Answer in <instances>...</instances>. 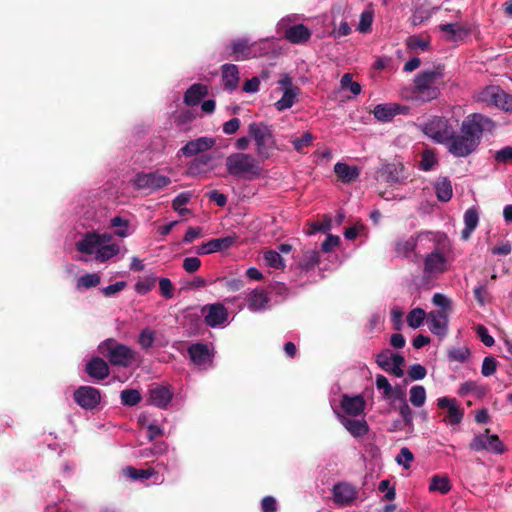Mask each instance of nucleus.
<instances>
[{
  "instance_id": "nucleus-1",
  "label": "nucleus",
  "mask_w": 512,
  "mask_h": 512,
  "mask_svg": "<svg viewBox=\"0 0 512 512\" xmlns=\"http://www.w3.org/2000/svg\"><path fill=\"white\" fill-rule=\"evenodd\" d=\"M492 127L493 122L488 117L477 113L471 114L462 122L459 133L454 130L445 146L453 156L467 157L478 147L483 132Z\"/></svg>"
},
{
  "instance_id": "nucleus-2",
  "label": "nucleus",
  "mask_w": 512,
  "mask_h": 512,
  "mask_svg": "<svg viewBox=\"0 0 512 512\" xmlns=\"http://www.w3.org/2000/svg\"><path fill=\"white\" fill-rule=\"evenodd\" d=\"M76 249L101 264L114 262L119 255L123 257L126 253V249L114 241L112 233L96 230L85 232L77 241Z\"/></svg>"
},
{
  "instance_id": "nucleus-3",
  "label": "nucleus",
  "mask_w": 512,
  "mask_h": 512,
  "mask_svg": "<svg viewBox=\"0 0 512 512\" xmlns=\"http://www.w3.org/2000/svg\"><path fill=\"white\" fill-rule=\"evenodd\" d=\"M261 159L245 152H234L226 157L227 172L237 178L254 180L260 177L263 167Z\"/></svg>"
},
{
  "instance_id": "nucleus-4",
  "label": "nucleus",
  "mask_w": 512,
  "mask_h": 512,
  "mask_svg": "<svg viewBox=\"0 0 512 512\" xmlns=\"http://www.w3.org/2000/svg\"><path fill=\"white\" fill-rule=\"evenodd\" d=\"M444 73L440 67L419 72L414 79V97L422 102L437 99L440 95L439 84Z\"/></svg>"
},
{
  "instance_id": "nucleus-5",
  "label": "nucleus",
  "mask_w": 512,
  "mask_h": 512,
  "mask_svg": "<svg viewBox=\"0 0 512 512\" xmlns=\"http://www.w3.org/2000/svg\"><path fill=\"white\" fill-rule=\"evenodd\" d=\"M302 20H304L303 14H288L277 22V32H282L285 39L292 44H305L310 40L312 31L307 26L299 23Z\"/></svg>"
},
{
  "instance_id": "nucleus-6",
  "label": "nucleus",
  "mask_w": 512,
  "mask_h": 512,
  "mask_svg": "<svg viewBox=\"0 0 512 512\" xmlns=\"http://www.w3.org/2000/svg\"><path fill=\"white\" fill-rule=\"evenodd\" d=\"M249 135L256 146V154L262 161L271 157L276 148V141L269 126L264 123H251L248 127Z\"/></svg>"
},
{
  "instance_id": "nucleus-7",
  "label": "nucleus",
  "mask_w": 512,
  "mask_h": 512,
  "mask_svg": "<svg viewBox=\"0 0 512 512\" xmlns=\"http://www.w3.org/2000/svg\"><path fill=\"white\" fill-rule=\"evenodd\" d=\"M101 353L104 354L109 362L115 366L128 367L132 365L137 358V352L131 347L116 343L113 340H107L100 346Z\"/></svg>"
},
{
  "instance_id": "nucleus-8",
  "label": "nucleus",
  "mask_w": 512,
  "mask_h": 512,
  "mask_svg": "<svg viewBox=\"0 0 512 512\" xmlns=\"http://www.w3.org/2000/svg\"><path fill=\"white\" fill-rule=\"evenodd\" d=\"M265 41L250 43L248 38H236L232 41L230 48L236 60H248L266 53L263 47Z\"/></svg>"
},
{
  "instance_id": "nucleus-9",
  "label": "nucleus",
  "mask_w": 512,
  "mask_h": 512,
  "mask_svg": "<svg viewBox=\"0 0 512 512\" xmlns=\"http://www.w3.org/2000/svg\"><path fill=\"white\" fill-rule=\"evenodd\" d=\"M454 127L449 121L442 117H433L423 127V132L436 143L446 145L449 141Z\"/></svg>"
},
{
  "instance_id": "nucleus-10",
  "label": "nucleus",
  "mask_w": 512,
  "mask_h": 512,
  "mask_svg": "<svg viewBox=\"0 0 512 512\" xmlns=\"http://www.w3.org/2000/svg\"><path fill=\"white\" fill-rule=\"evenodd\" d=\"M479 101L504 111H512V95L498 86H487L478 95Z\"/></svg>"
},
{
  "instance_id": "nucleus-11",
  "label": "nucleus",
  "mask_w": 512,
  "mask_h": 512,
  "mask_svg": "<svg viewBox=\"0 0 512 512\" xmlns=\"http://www.w3.org/2000/svg\"><path fill=\"white\" fill-rule=\"evenodd\" d=\"M135 187L154 193L167 187L171 183V179L159 172L138 173L133 181Z\"/></svg>"
},
{
  "instance_id": "nucleus-12",
  "label": "nucleus",
  "mask_w": 512,
  "mask_h": 512,
  "mask_svg": "<svg viewBox=\"0 0 512 512\" xmlns=\"http://www.w3.org/2000/svg\"><path fill=\"white\" fill-rule=\"evenodd\" d=\"M341 411L334 410L336 416L359 417L365 415L366 400L360 394H342L340 397Z\"/></svg>"
},
{
  "instance_id": "nucleus-13",
  "label": "nucleus",
  "mask_w": 512,
  "mask_h": 512,
  "mask_svg": "<svg viewBox=\"0 0 512 512\" xmlns=\"http://www.w3.org/2000/svg\"><path fill=\"white\" fill-rule=\"evenodd\" d=\"M376 363L382 370L392 373L398 378L404 375L402 368L405 363L404 357L398 353L392 352L390 349H384L378 353Z\"/></svg>"
},
{
  "instance_id": "nucleus-14",
  "label": "nucleus",
  "mask_w": 512,
  "mask_h": 512,
  "mask_svg": "<svg viewBox=\"0 0 512 512\" xmlns=\"http://www.w3.org/2000/svg\"><path fill=\"white\" fill-rule=\"evenodd\" d=\"M469 446L474 451L486 450L494 454H503L506 450L499 437L488 432L475 435Z\"/></svg>"
},
{
  "instance_id": "nucleus-15",
  "label": "nucleus",
  "mask_w": 512,
  "mask_h": 512,
  "mask_svg": "<svg viewBox=\"0 0 512 512\" xmlns=\"http://www.w3.org/2000/svg\"><path fill=\"white\" fill-rule=\"evenodd\" d=\"M188 355L191 362L201 369H208L212 366L214 351L207 344L198 342L190 345Z\"/></svg>"
},
{
  "instance_id": "nucleus-16",
  "label": "nucleus",
  "mask_w": 512,
  "mask_h": 512,
  "mask_svg": "<svg viewBox=\"0 0 512 512\" xmlns=\"http://www.w3.org/2000/svg\"><path fill=\"white\" fill-rule=\"evenodd\" d=\"M73 399L81 408L93 410L101 401V393L95 387L80 386L74 391Z\"/></svg>"
},
{
  "instance_id": "nucleus-17",
  "label": "nucleus",
  "mask_w": 512,
  "mask_h": 512,
  "mask_svg": "<svg viewBox=\"0 0 512 512\" xmlns=\"http://www.w3.org/2000/svg\"><path fill=\"white\" fill-rule=\"evenodd\" d=\"M449 258L439 249L427 254L424 259V272L428 275H438L447 271Z\"/></svg>"
},
{
  "instance_id": "nucleus-18",
  "label": "nucleus",
  "mask_w": 512,
  "mask_h": 512,
  "mask_svg": "<svg viewBox=\"0 0 512 512\" xmlns=\"http://www.w3.org/2000/svg\"><path fill=\"white\" fill-rule=\"evenodd\" d=\"M333 501L338 506H350L358 497L357 488L347 482H340L333 486Z\"/></svg>"
},
{
  "instance_id": "nucleus-19",
  "label": "nucleus",
  "mask_w": 512,
  "mask_h": 512,
  "mask_svg": "<svg viewBox=\"0 0 512 512\" xmlns=\"http://www.w3.org/2000/svg\"><path fill=\"white\" fill-rule=\"evenodd\" d=\"M375 386L380 392L381 398L384 401L389 402L391 405H394L397 402V399L405 393L401 386H392L387 377L382 374L376 375Z\"/></svg>"
},
{
  "instance_id": "nucleus-20",
  "label": "nucleus",
  "mask_w": 512,
  "mask_h": 512,
  "mask_svg": "<svg viewBox=\"0 0 512 512\" xmlns=\"http://www.w3.org/2000/svg\"><path fill=\"white\" fill-rule=\"evenodd\" d=\"M137 343L141 349L148 351L154 347H165L168 341L157 330L152 327H145L140 330Z\"/></svg>"
},
{
  "instance_id": "nucleus-21",
  "label": "nucleus",
  "mask_w": 512,
  "mask_h": 512,
  "mask_svg": "<svg viewBox=\"0 0 512 512\" xmlns=\"http://www.w3.org/2000/svg\"><path fill=\"white\" fill-rule=\"evenodd\" d=\"M449 317L447 311H430L427 314V325L431 333L443 338L448 333Z\"/></svg>"
},
{
  "instance_id": "nucleus-22",
  "label": "nucleus",
  "mask_w": 512,
  "mask_h": 512,
  "mask_svg": "<svg viewBox=\"0 0 512 512\" xmlns=\"http://www.w3.org/2000/svg\"><path fill=\"white\" fill-rule=\"evenodd\" d=\"M205 322L212 328L224 327L228 321V311L221 303H214L205 308Z\"/></svg>"
},
{
  "instance_id": "nucleus-23",
  "label": "nucleus",
  "mask_w": 512,
  "mask_h": 512,
  "mask_svg": "<svg viewBox=\"0 0 512 512\" xmlns=\"http://www.w3.org/2000/svg\"><path fill=\"white\" fill-rule=\"evenodd\" d=\"M437 405L441 409H447L445 421L450 425H458L463 419V409L457 404L456 399L449 397H440L437 399Z\"/></svg>"
},
{
  "instance_id": "nucleus-24",
  "label": "nucleus",
  "mask_w": 512,
  "mask_h": 512,
  "mask_svg": "<svg viewBox=\"0 0 512 512\" xmlns=\"http://www.w3.org/2000/svg\"><path fill=\"white\" fill-rule=\"evenodd\" d=\"M237 237L229 235L222 238L212 239L196 248V254L207 255L215 252L229 249L235 242Z\"/></svg>"
},
{
  "instance_id": "nucleus-25",
  "label": "nucleus",
  "mask_w": 512,
  "mask_h": 512,
  "mask_svg": "<svg viewBox=\"0 0 512 512\" xmlns=\"http://www.w3.org/2000/svg\"><path fill=\"white\" fill-rule=\"evenodd\" d=\"M123 474L125 477L133 481H145L153 478V483L155 484H161L164 482L163 475L159 474L154 468L137 469L132 466H127L123 469Z\"/></svg>"
},
{
  "instance_id": "nucleus-26",
  "label": "nucleus",
  "mask_w": 512,
  "mask_h": 512,
  "mask_svg": "<svg viewBox=\"0 0 512 512\" xmlns=\"http://www.w3.org/2000/svg\"><path fill=\"white\" fill-rule=\"evenodd\" d=\"M338 421L355 438L363 437L369 432V426L363 416L352 419L346 415H338Z\"/></svg>"
},
{
  "instance_id": "nucleus-27",
  "label": "nucleus",
  "mask_w": 512,
  "mask_h": 512,
  "mask_svg": "<svg viewBox=\"0 0 512 512\" xmlns=\"http://www.w3.org/2000/svg\"><path fill=\"white\" fill-rule=\"evenodd\" d=\"M404 166L399 162L387 163L380 169V177L390 185L402 183L406 176L403 173Z\"/></svg>"
},
{
  "instance_id": "nucleus-28",
  "label": "nucleus",
  "mask_w": 512,
  "mask_h": 512,
  "mask_svg": "<svg viewBox=\"0 0 512 512\" xmlns=\"http://www.w3.org/2000/svg\"><path fill=\"white\" fill-rule=\"evenodd\" d=\"M408 107L396 103L378 104L373 110L375 118L382 122H388L396 115L407 114Z\"/></svg>"
},
{
  "instance_id": "nucleus-29",
  "label": "nucleus",
  "mask_w": 512,
  "mask_h": 512,
  "mask_svg": "<svg viewBox=\"0 0 512 512\" xmlns=\"http://www.w3.org/2000/svg\"><path fill=\"white\" fill-rule=\"evenodd\" d=\"M173 398V392L167 386L157 385L149 390V403L160 409H165Z\"/></svg>"
},
{
  "instance_id": "nucleus-30",
  "label": "nucleus",
  "mask_w": 512,
  "mask_h": 512,
  "mask_svg": "<svg viewBox=\"0 0 512 512\" xmlns=\"http://www.w3.org/2000/svg\"><path fill=\"white\" fill-rule=\"evenodd\" d=\"M269 297L265 290L257 288L246 295L247 308L251 312H262L269 307Z\"/></svg>"
},
{
  "instance_id": "nucleus-31",
  "label": "nucleus",
  "mask_w": 512,
  "mask_h": 512,
  "mask_svg": "<svg viewBox=\"0 0 512 512\" xmlns=\"http://www.w3.org/2000/svg\"><path fill=\"white\" fill-rule=\"evenodd\" d=\"M215 141L210 137H199L197 139L187 142L181 149L180 152L187 157L197 155L205 152L213 147Z\"/></svg>"
},
{
  "instance_id": "nucleus-32",
  "label": "nucleus",
  "mask_w": 512,
  "mask_h": 512,
  "mask_svg": "<svg viewBox=\"0 0 512 512\" xmlns=\"http://www.w3.org/2000/svg\"><path fill=\"white\" fill-rule=\"evenodd\" d=\"M109 227L113 230V236L127 238L134 233V228L127 218L116 215L110 219Z\"/></svg>"
},
{
  "instance_id": "nucleus-33",
  "label": "nucleus",
  "mask_w": 512,
  "mask_h": 512,
  "mask_svg": "<svg viewBox=\"0 0 512 512\" xmlns=\"http://www.w3.org/2000/svg\"><path fill=\"white\" fill-rule=\"evenodd\" d=\"M86 372L91 378L102 380L109 375V367L102 358L94 357L86 364Z\"/></svg>"
},
{
  "instance_id": "nucleus-34",
  "label": "nucleus",
  "mask_w": 512,
  "mask_h": 512,
  "mask_svg": "<svg viewBox=\"0 0 512 512\" xmlns=\"http://www.w3.org/2000/svg\"><path fill=\"white\" fill-rule=\"evenodd\" d=\"M208 94V88L204 84L191 85L184 94V103L187 106H195Z\"/></svg>"
},
{
  "instance_id": "nucleus-35",
  "label": "nucleus",
  "mask_w": 512,
  "mask_h": 512,
  "mask_svg": "<svg viewBox=\"0 0 512 512\" xmlns=\"http://www.w3.org/2000/svg\"><path fill=\"white\" fill-rule=\"evenodd\" d=\"M222 82L226 89L233 91L239 83V70L235 64H224L221 67Z\"/></svg>"
},
{
  "instance_id": "nucleus-36",
  "label": "nucleus",
  "mask_w": 512,
  "mask_h": 512,
  "mask_svg": "<svg viewBox=\"0 0 512 512\" xmlns=\"http://www.w3.org/2000/svg\"><path fill=\"white\" fill-rule=\"evenodd\" d=\"M334 172L338 178L345 183H351L360 175V169L356 166H350L346 163L337 162L334 166Z\"/></svg>"
},
{
  "instance_id": "nucleus-37",
  "label": "nucleus",
  "mask_w": 512,
  "mask_h": 512,
  "mask_svg": "<svg viewBox=\"0 0 512 512\" xmlns=\"http://www.w3.org/2000/svg\"><path fill=\"white\" fill-rule=\"evenodd\" d=\"M282 97L275 102L274 106L278 111L290 109L297 101L300 89L281 90Z\"/></svg>"
},
{
  "instance_id": "nucleus-38",
  "label": "nucleus",
  "mask_w": 512,
  "mask_h": 512,
  "mask_svg": "<svg viewBox=\"0 0 512 512\" xmlns=\"http://www.w3.org/2000/svg\"><path fill=\"white\" fill-rule=\"evenodd\" d=\"M169 446L165 441L155 442L152 447L140 449L136 456L138 458L146 459L154 456H162L167 454Z\"/></svg>"
},
{
  "instance_id": "nucleus-39",
  "label": "nucleus",
  "mask_w": 512,
  "mask_h": 512,
  "mask_svg": "<svg viewBox=\"0 0 512 512\" xmlns=\"http://www.w3.org/2000/svg\"><path fill=\"white\" fill-rule=\"evenodd\" d=\"M397 402H399V405L397 406V411L405 424L408 428H413V418L414 414L409 406V403L406 399V394L404 393L402 396H400L397 399Z\"/></svg>"
},
{
  "instance_id": "nucleus-40",
  "label": "nucleus",
  "mask_w": 512,
  "mask_h": 512,
  "mask_svg": "<svg viewBox=\"0 0 512 512\" xmlns=\"http://www.w3.org/2000/svg\"><path fill=\"white\" fill-rule=\"evenodd\" d=\"M479 222V214L475 208H469L464 214L465 228L462 231V238L468 239Z\"/></svg>"
},
{
  "instance_id": "nucleus-41",
  "label": "nucleus",
  "mask_w": 512,
  "mask_h": 512,
  "mask_svg": "<svg viewBox=\"0 0 512 512\" xmlns=\"http://www.w3.org/2000/svg\"><path fill=\"white\" fill-rule=\"evenodd\" d=\"M435 192L439 201L447 202L451 199L453 191L451 181L446 178H439L435 182Z\"/></svg>"
},
{
  "instance_id": "nucleus-42",
  "label": "nucleus",
  "mask_w": 512,
  "mask_h": 512,
  "mask_svg": "<svg viewBox=\"0 0 512 512\" xmlns=\"http://www.w3.org/2000/svg\"><path fill=\"white\" fill-rule=\"evenodd\" d=\"M451 488V482L447 476L434 475L430 480L428 490L430 492H438L444 495L449 493Z\"/></svg>"
},
{
  "instance_id": "nucleus-43",
  "label": "nucleus",
  "mask_w": 512,
  "mask_h": 512,
  "mask_svg": "<svg viewBox=\"0 0 512 512\" xmlns=\"http://www.w3.org/2000/svg\"><path fill=\"white\" fill-rule=\"evenodd\" d=\"M417 237L410 236L407 239L400 240L396 243L395 250L398 256L411 257L417 246Z\"/></svg>"
},
{
  "instance_id": "nucleus-44",
  "label": "nucleus",
  "mask_w": 512,
  "mask_h": 512,
  "mask_svg": "<svg viewBox=\"0 0 512 512\" xmlns=\"http://www.w3.org/2000/svg\"><path fill=\"white\" fill-rule=\"evenodd\" d=\"M427 399L426 389L422 385H414L409 390V402L415 408L424 406Z\"/></svg>"
},
{
  "instance_id": "nucleus-45",
  "label": "nucleus",
  "mask_w": 512,
  "mask_h": 512,
  "mask_svg": "<svg viewBox=\"0 0 512 512\" xmlns=\"http://www.w3.org/2000/svg\"><path fill=\"white\" fill-rule=\"evenodd\" d=\"M101 277L99 273H86L77 279L76 289L84 290L96 287L100 284Z\"/></svg>"
},
{
  "instance_id": "nucleus-46",
  "label": "nucleus",
  "mask_w": 512,
  "mask_h": 512,
  "mask_svg": "<svg viewBox=\"0 0 512 512\" xmlns=\"http://www.w3.org/2000/svg\"><path fill=\"white\" fill-rule=\"evenodd\" d=\"M374 19V11L371 8L365 9L359 18L357 24V31L361 34H367L372 31V23Z\"/></svg>"
},
{
  "instance_id": "nucleus-47",
  "label": "nucleus",
  "mask_w": 512,
  "mask_h": 512,
  "mask_svg": "<svg viewBox=\"0 0 512 512\" xmlns=\"http://www.w3.org/2000/svg\"><path fill=\"white\" fill-rule=\"evenodd\" d=\"M319 262V253L317 250H307L303 253L301 260L299 261V267L303 271H309L313 269Z\"/></svg>"
},
{
  "instance_id": "nucleus-48",
  "label": "nucleus",
  "mask_w": 512,
  "mask_h": 512,
  "mask_svg": "<svg viewBox=\"0 0 512 512\" xmlns=\"http://www.w3.org/2000/svg\"><path fill=\"white\" fill-rule=\"evenodd\" d=\"M263 260L265 265L274 269H283L285 262L278 251L267 250L263 253Z\"/></svg>"
},
{
  "instance_id": "nucleus-49",
  "label": "nucleus",
  "mask_w": 512,
  "mask_h": 512,
  "mask_svg": "<svg viewBox=\"0 0 512 512\" xmlns=\"http://www.w3.org/2000/svg\"><path fill=\"white\" fill-rule=\"evenodd\" d=\"M425 319H427V314L422 308L412 309L406 317L407 324L412 329H417L423 325Z\"/></svg>"
},
{
  "instance_id": "nucleus-50",
  "label": "nucleus",
  "mask_w": 512,
  "mask_h": 512,
  "mask_svg": "<svg viewBox=\"0 0 512 512\" xmlns=\"http://www.w3.org/2000/svg\"><path fill=\"white\" fill-rule=\"evenodd\" d=\"M121 403L125 406H135L141 401V394L136 389H125L120 393Z\"/></svg>"
},
{
  "instance_id": "nucleus-51",
  "label": "nucleus",
  "mask_w": 512,
  "mask_h": 512,
  "mask_svg": "<svg viewBox=\"0 0 512 512\" xmlns=\"http://www.w3.org/2000/svg\"><path fill=\"white\" fill-rule=\"evenodd\" d=\"M470 350L465 347H453L448 351V358L450 361L464 363L468 360Z\"/></svg>"
},
{
  "instance_id": "nucleus-52",
  "label": "nucleus",
  "mask_w": 512,
  "mask_h": 512,
  "mask_svg": "<svg viewBox=\"0 0 512 512\" xmlns=\"http://www.w3.org/2000/svg\"><path fill=\"white\" fill-rule=\"evenodd\" d=\"M189 200L190 193L182 192L174 198L172 202V207L176 212L179 213V215L184 216L189 212L187 208H184V205H186L189 202Z\"/></svg>"
},
{
  "instance_id": "nucleus-53",
  "label": "nucleus",
  "mask_w": 512,
  "mask_h": 512,
  "mask_svg": "<svg viewBox=\"0 0 512 512\" xmlns=\"http://www.w3.org/2000/svg\"><path fill=\"white\" fill-rule=\"evenodd\" d=\"M314 140V136L310 132H305L301 137L292 140L294 149L301 154L305 153V148L310 146Z\"/></svg>"
},
{
  "instance_id": "nucleus-54",
  "label": "nucleus",
  "mask_w": 512,
  "mask_h": 512,
  "mask_svg": "<svg viewBox=\"0 0 512 512\" xmlns=\"http://www.w3.org/2000/svg\"><path fill=\"white\" fill-rule=\"evenodd\" d=\"M471 393L482 394L483 389L475 381H466L462 383L458 389V394L462 397L467 396Z\"/></svg>"
},
{
  "instance_id": "nucleus-55",
  "label": "nucleus",
  "mask_w": 512,
  "mask_h": 512,
  "mask_svg": "<svg viewBox=\"0 0 512 512\" xmlns=\"http://www.w3.org/2000/svg\"><path fill=\"white\" fill-rule=\"evenodd\" d=\"M340 84L342 88L349 89L355 96L361 93V85L358 82L352 81V75L350 73H345L341 77Z\"/></svg>"
},
{
  "instance_id": "nucleus-56",
  "label": "nucleus",
  "mask_w": 512,
  "mask_h": 512,
  "mask_svg": "<svg viewBox=\"0 0 512 512\" xmlns=\"http://www.w3.org/2000/svg\"><path fill=\"white\" fill-rule=\"evenodd\" d=\"M439 28L442 32L449 34L450 39L453 40L465 34V30L463 29V27L459 26L456 23L441 24Z\"/></svg>"
},
{
  "instance_id": "nucleus-57",
  "label": "nucleus",
  "mask_w": 512,
  "mask_h": 512,
  "mask_svg": "<svg viewBox=\"0 0 512 512\" xmlns=\"http://www.w3.org/2000/svg\"><path fill=\"white\" fill-rule=\"evenodd\" d=\"M211 161V157L207 155H202L201 157L195 159L189 165V172L191 174H197L203 172Z\"/></svg>"
},
{
  "instance_id": "nucleus-58",
  "label": "nucleus",
  "mask_w": 512,
  "mask_h": 512,
  "mask_svg": "<svg viewBox=\"0 0 512 512\" xmlns=\"http://www.w3.org/2000/svg\"><path fill=\"white\" fill-rule=\"evenodd\" d=\"M407 47L410 50H421L425 51L428 49L429 42L420 36H411L406 41Z\"/></svg>"
},
{
  "instance_id": "nucleus-59",
  "label": "nucleus",
  "mask_w": 512,
  "mask_h": 512,
  "mask_svg": "<svg viewBox=\"0 0 512 512\" xmlns=\"http://www.w3.org/2000/svg\"><path fill=\"white\" fill-rule=\"evenodd\" d=\"M427 374L426 368L421 364H413L408 369V377L412 381L422 380Z\"/></svg>"
},
{
  "instance_id": "nucleus-60",
  "label": "nucleus",
  "mask_w": 512,
  "mask_h": 512,
  "mask_svg": "<svg viewBox=\"0 0 512 512\" xmlns=\"http://www.w3.org/2000/svg\"><path fill=\"white\" fill-rule=\"evenodd\" d=\"M413 459L414 456L407 447L401 448L400 452L396 456V462L406 469L410 467V463L413 461Z\"/></svg>"
},
{
  "instance_id": "nucleus-61",
  "label": "nucleus",
  "mask_w": 512,
  "mask_h": 512,
  "mask_svg": "<svg viewBox=\"0 0 512 512\" xmlns=\"http://www.w3.org/2000/svg\"><path fill=\"white\" fill-rule=\"evenodd\" d=\"M497 362L492 356L484 358L481 367V373L483 376L488 377L496 372Z\"/></svg>"
},
{
  "instance_id": "nucleus-62",
  "label": "nucleus",
  "mask_w": 512,
  "mask_h": 512,
  "mask_svg": "<svg viewBox=\"0 0 512 512\" xmlns=\"http://www.w3.org/2000/svg\"><path fill=\"white\" fill-rule=\"evenodd\" d=\"M474 297L480 306H484L489 302V293L485 284L478 285L474 288Z\"/></svg>"
},
{
  "instance_id": "nucleus-63",
  "label": "nucleus",
  "mask_w": 512,
  "mask_h": 512,
  "mask_svg": "<svg viewBox=\"0 0 512 512\" xmlns=\"http://www.w3.org/2000/svg\"><path fill=\"white\" fill-rule=\"evenodd\" d=\"M436 162H437V160H436L434 154L431 153L430 151H425L422 154V158H421L419 166L423 171H430L431 169H433Z\"/></svg>"
},
{
  "instance_id": "nucleus-64",
  "label": "nucleus",
  "mask_w": 512,
  "mask_h": 512,
  "mask_svg": "<svg viewBox=\"0 0 512 512\" xmlns=\"http://www.w3.org/2000/svg\"><path fill=\"white\" fill-rule=\"evenodd\" d=\"M340 244V238L338 236L327 234L325 241L321 245V250L325 253L333 251Z\"/></svg>"
}]
</instances>
